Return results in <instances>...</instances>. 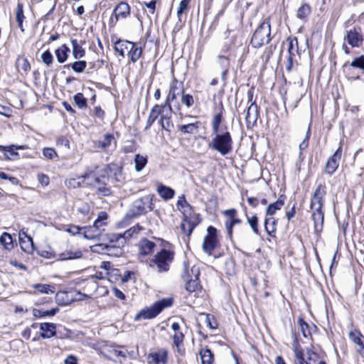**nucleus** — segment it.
Listing matches in <instances>:
<instances>
[{"label": "nucleus", "instance_id": "10", "mask_svg": "<svg viewBox=\"0 0 364 364\" xmlns=\"http://www.w3.org/2000/svg\"><path fill=\"white\" fill-rule=\"evenodd\" d=\"M344 40L347 41L349 45L352 47H360L363 41L361 33L353 28L346 31V35L344 36Z\"/></svg>", "mask_w": 364, "mask_h": 364}, {"label": "nucleus", "instance_id": "46", "mask_svg": "<svg viewBox=\"0 0 364 364\" xmlns=\"http://www.w3.org/2000/svg\"><path fill=\"white\" fill-rule=\"evenodd\" d=\"M147 161H148L146 157H144L139 154H136L134 157L136 171H141L146 166Z\"/></svg>", "mask_w": 364, "mask_h": 364}, {"label": "nucleus", "instance_id": "48", "mask_svg": "<svg viewBox=\"0 0 364 364\" xmlns=\"http://www.w3.org/2000/svg\"><path fill=\"white\" fill-rule=\"evenodd\" d=\"M82 230H84V237L89 240H93L97 237L100 238L101 234L100 232H97L95 231V228L89 226V227H84L82 228Z\"/></svg>", "mask_w": 364, "mask_h": 364}, {"label": "nucleus", "instance_id": "22", "mask_svg": "<svg viewBox=\"0 0 364 364\" xmlns=\"http://www.w3.org/2000/svg\"><path fill=\"white\" fill-rule=\"evenodd\" d=\"M112 141H114L116 144L114 135L112 134L107 133L104 135L102 139L95 141V146L96 148H100L104 151H106L111 145Z\"/></svg>", "mask_w": 364, "mask_h": 364}, {"label": "nucleus", "instance_id": "2", "mask_svg": "<svg viewBox=\"0 0 364 364\" xmlns=\"http://www.w3.org/2000/svg\"><path fill=\"white\" fill-rule=\"evenodd\" d=\"M272 38L270 21L269 18H265L253 33L250 45L255 48H260L269 43Z\"/></svg>", "mask_w": 364, "mask_h": 364}, {"label": "nucleus", "instance_id": "24", "mask_svg": "<svg viewBox=\"0 0 364 364\" xmlns=\"http://www.w3.org/2000/svg\"><path fill=\"white\" fill-rule=\"evenodd\" d=\"M157 192L164 200L173 198L175 195V191L173 188L163 184L158 186Z\"/></svg>", "mask_w": 364, "mask_h": 364}, {"label": "nucleus", "instance_id": "21", "mask_svg": "<svg viewBox=\"0 0 364 364\" xmlns=\"http://www.w3.org/2000/svg\"><path fill=\"white\" fill-rule=\"evenodd\" d=\"M223 110L224 108L223 104L220 103L219 112L213 116L211 122L213 133H216L218 131H221L224 129V127L220 129V124L223 120Z\"/></svg>", "mask_w": 364, "mask_h": 364}, {"label": "nucleus", "instance_id": "41", "mask_svg": "<svg viewBox=\"0 0 364 364\" xmlns=\"http://www.w3.org/2000/svg\"><path fill=\"white\" fill-rule=\"evenodd\" d=\"M124 246L117 245L116 247L112 246H105L102 247V250H106L108 255L114 256V257H120L124 254L123 247Z\"/></svg>", "mask_w": 364, "mask_h": 364}, {"label": "nucleus", "instance_id": "4", "mask_svg": "<svg viewBox=\"0 0 364 364\" xmlns=\"http://www.w3.org/2000/svg\"><path fill=\"white\" fill-rule=\"evenodd\" d=\"M172 298L162 299L155 302L149 307L144 308L138 312L134 319L135 321L141 319H151L156 317L165 308L171 306Z\"/></svg>", "mask_w": 364, "mask_h": 364}, {"label": "nucleus", "instance_id": "18", "mask_svg": "<svg viewBox=\"0 0 364 364\" xmlns=\"http://www.w3.org/2000/svg\"><path fill=\"white\" fill-rule=\"evenodd\" d=\"M105 171L108 175H112L116 181H122L123 180L122 168L115 164H109L106 166Z\"/></svg>", "mask_w": 364, "mask_h": 364}, {"label": "nucleus", "instance_id": "33", "mask_svg": "<svg viewBox=\"0 0 364 364\" xmlns=\"http://www.w3.org/2000/svg\"><path fill=\"white\" fill-rule=\"evenodd\" d=\"M200 356L202 364H213L214 361V355L210 348L205 347L200 350Z\"/></svg>", "mask_w": 364, "mask_h": 364}, {"label": "nucleus", "instance_id": "54", "mask_svg": "<svg viewBox=\"0 0 364 364\" xmlns=\"http://www.w3.org/2000/svg\"><path fill=\"white\" fill-rule=\"evenodd\" d=\"M247 220L249 225L252 228V231L257 235H259V230L258 228V218L257 215L252 217L247 216Z\"/></svg>", "mask_w": 364, "mask_h": 364}, {"label": "nucleus", "instance_id": "42", "mask_svg": "<svg viewBox=\"0 0 364 364\" xmlns=\"http://www.w3.org/2000/svg\"><path fill=\"white\" fill-rule=\"evenodd\" d=\"M0 151H5L4 154L5 158L6 159H16L19 158V154L18 152L14 151V148L11 145L10 146H2L0 145Z\"/></svg>", "mask_w": 364, "mask_h": 364}, {"label": "nucleus", "instance_id": "36", "mask_svg": "<svg viewBox=\"0 0 364 364\" xmlns=\"http://www.w3.org/2000/svg\"><path fill=\"white\" fill-rule=\"evenodd\" d=\"M183 92H184L183 87H178L176 83H173L170 87L166 101L171 102L175 100L178 95H182Z\"/></svg>", "mask_w": 364, "mask_h": 364}, {"label": "nucleus", "instance_id": "51", "mask_svg": "<svg viewBox=\"0 0 364 364\" xmlns=\"http://www.w3.org/2000/svg\"><path fill=\"white\" fill-rule=\"evenodd\" d=\"M298 325L299 327V330L301 331L303 336L304 338H307L311 335V332L309 330V324L304 320L303 318L300 317L298 319Z\"/></svg>", "mask_w": 364, "mask_h": 364}, {"label": "nucleus", "instance_id": "15", "mask_svg": "<svg viewBox=\"0 0 364 364\" xmlns=\"http://www.w3.org/2000/svg\"><path fill=\"white\" fill-rule=\"evenodd\" d=\"M167 350L162 349L159 352L150 353L148 356V362L150 364H166L167 362Z\"/></svg>", "mask_w": 364, "mask_h": 364}, {"label": "nucleus", "instance_id": "13", "mask_svg": "<svg viewBox=\"0 0 364 364\" xmlns=\"http://www.w3.org/2000/svg\"><path fill=\"white\" fill-rule=\"evenodd\" d=\"M326 194V191L325 185L319 184L314 193L310 207L323 205V198Z\"/></svg>", "mask_w": 364, "mask_h": 364}, {"label": "nucleus", "instance_id": "6", "mask_svg": "<svg viewBox=\"0 0 364 364\" xmlns=\"http://www.w3.org/2000/svg\"><path fill=\"white\" fill-rule=\"evenodd\" d=\"M173 252L162 249L154 256L151 263H154L156 265L159 272H167L169 269L171 262L173 259Z\"/></svg>", "mask_w": 364, "mask_h": 364}, {"label": "nucleus", "instance_id": "17", "mask_svg": "<svg viewBox=\"0 0 364 364\" xmlns=\"http://www.w3.org/2000/svg\"><path fill=\"white\" fill-rule=\"evenodd\" d=\"M131 47L133 48V42L127 40L118 39L114 43V49L121 57L124 58L125 56V52L128 53Z\"/></svg>", "mask_w": 364, "mask_h": 364}, {"label": "nucleus", "instance_id": "47", "mask_svg": "<svg viewBox=\"0 0 364 364\" xmlns=\"http://www.w3.org/2000/svg\"><path fill=\"white\" fill-rule=\"evenodd\" d=\"M241 220L236 217L233 220H227L225 223V228L227 230L228 236L230 239L232 237L233 227L236 224L241 223Z\"/></svg>", "mask_w": 364, "mask_h": 364}, {"label": "nucleus", "instance_id": "60", "mask_svg": "<svg viewBox=\"0 0 364 364\" xmlns=\"http://www.w3.org/2000/svg\"><path fill=\"white\" fill-rule=\"evenodd\" d=\"M33 287L41 293L49 294V292H54L50 289V286L49 284H35Z\"/></svg>", "mask_w": 364, "mask_h": 364}, {"label": "nucleus", "instance_id": "9", "mask_svg": "<svg viewBox=\"0 0 364 364\" xmlns=\"http://www.w3.org/2000/svg\"><path fill=\"white\" fill-rule=\"evenodd\" d=\"M342 156L341 145L337 149L335 153L328 159L325 168L328 174L332 175L338 168Z\"/></svg>", "mask_w": 364, "mask_h": 364}, {"label": "nucleus", "instance_id": "14", "mask_svg": "<svg viewBox=\"0 0 364 364\" xmlns=\"http://www.w3.org/2000/svg\"><path fill=\"white\" fill-rule=\"evenodd\" d=\"M349 338L356 345L359 346L357 352L364 358V336L359 331H350L348 334Z\"/></svg>", "mask_w": 364, "mask_h": 364}, {"label": "nucleus", "instance_id": "45", "mask_svg": "<svg viewBox=\"0 0 364 364\" xmlns=\"http://www.w3.org/2000/svg\"><path fill=\"white\" fill-rule=\"evenodd\" d=\"M293 350L294 355L298 364H304V354L302 349L300 348L299 344L297 341H295L293 344Z\"/></svg>", "mask_w": 364, "mask_h": 364}, {"label": "nucleus", "instance_id": "29", "mask_svg": "<svg viewBox=\"0 0 364 364\" xmlns=\"http://www.w3.org/2000/svg\"><path fill=\"white\" fill-rule=\"evenodd\" d=\"M200 122L190 123L188 124H182L178 127V130L183 134H195L198 133Z\"/></svg>", "mask_w": 364, "mask_h": 364}, {"label": "nucleus", "instance_id": "5", "mask_svg": "<svg viewBox=\"0 0 364 364\" xmlns=\"http://www.w3.org/2000/svg\"><path fill=\"white\" fill-rule=\"evenodd\" d=\"M183 265L184 270L181 274V277L186 282V289L190 293L200 291L202 286L198 281L200 277V272L198 268L193 266L191 269V274L188 268V264L184 262Z\"/></svg>", "mask_w": 364, "mask_h": 364}, {"label": "nucleus", "instance_id": "44", "mask_svg": "<svg viewBox=\"0 0 364 364\" xmlns=\"http://www.w3.org/2000/svg\"><path fill=\"white\" fill-rule=\"evenodd\" d=\"M158 105H155L151 109L149 117L146 121V125L145 127V130L149 129L151 126L154 124L156 119L159 117V112H157Z\"/></svg>", "mask_w": 364, "mask_h": 364}, {"label": "nucleus", "instance_id": "19", "mask_svg": "<svg viewBox=\"0 0 364 364\" xmlns=\"http://www.w3.org/2000/svg\"><path fill=\"white\" fill-rule=\"evenodd\" d=\"M119 234L120 233H107L102 235L99 240L103 242L108 241L109 244L117 243V245L124 246L125 240Z\"/></svg>", "mask_w": 364, "mask_h": 364}, {"label": "nucleus", "instance_id": "1", "mask_svg": "<svg viewBox=\"0 0 364 364\" xmlns=\"http://www.w3.org/2000/svg\"><path fill=\"white\" fill-rule=\"evenodd\" d=\"M214 136L208 144V148L218 152L222 156H226L232 151L233 140L228 127L225 126L223 130L213 133Z\"/></svg>", "mask_w": 364, "mask_h": 364}, {"label": "nucleus", "instance_id": "35", "mask_svg": "<svg viewBox=\"0 0 364 364\" xmlns=\"http://www.w3.org/2000/svg\"><path fill=\"white\" fill-rule=\"evenodd\" d=\"M277 221L274 218H266L264 220V230L266 232L272 237L274 236L276 232Z\"/></svg>", "mask_w": 364, "mask_h": 364}, {"label": "nucleus", "instance_id": "30", "mask_svg": "<svg viewBox=\"0 0 364 364\" xmlns=\"http://www.w3.org/2000/svg\"><path fill=\"white\" fill-rule=\"evenodd\" d=\"M142 53L141 47L138 46L136 43L133 42V48L131 47L129 50L127 55L132 63H136L141 57Z\"/></svg>", "mask_w": 364, "mask_h": 364}, {"label": "nucleus", "instance_id": "63", "mask_svg": "<svg viewBox=\"0 0 364 364\" xmlns=\"http://www.w3.org/2000/svg\"><path fill=\"white\" fill-rule=\"evenodd\" d=\"M135 232H136V227H132V228H129V230H126L124 232L120 233L119 235H121V236L123 237V238L125 240V244H126L127 240L128 239H129L130 237H132Z\"/></svg>", "mask_w": 364, "mask_h": 364}, {"label": "nucleus", "instance_id": "37", "mask_svg": "<svg viewBox=\"0 0 364 364\" xmlns=\"http://www.w3.org/2000/svg\"><path fill=\"white\" fill-rule=\"evenodd\" d=\"M311 217L314 223L315 231L320 232L323 229L324 213H312Z\"/></svg>", "mask_w": 364, "mask_h": 364}, {"label": "nucleus", "instance_id": "55", "mask_svg": "<svg viewBox=\"0 0 364 364\" xmlns=\"http://www.w3.org/2000/svg\"><path fill=\"white\" fill-rule=\"evenodd\" d=\"M41 60L44 64L50 67L53 64L54 58L50 51L47 50L41 54Z\"/></svg>", "mask_w": 364, "mask_h": 364}, {"label": "nucleus", "instance_id": "12", "mask_svg": "<svg viewBox=\"0 0 364 364\" xmlns=\"http://www.w3.org/2000/svg\"><path fill=\"white\" fill-rule=\"evenodd\" d=\"M183 222H186L188 225L187 236L189 237L192 234L195 228L201 222V218L199 213H195L193 210L190 213V216L184 217Z\"/></svg>", "mask_w": 364, "mask_h": 364}, {"label": "nucleus", "instance_id": "11", "mask_svg": "<svg viewBox=\"0 0 364 364\" xmlns=\"http://www.w3.org/2000/svg\"><path fill=\"white\" fill-rule=\"evenodd\" d=\"M259 115L258 112V107L255 102H252L251 105L249 106L246 116H245V121L247 127L248 129L254 127L257 122V117Z\"/></svg>", "mask_w": 364, "mask_h": 364}, {"label": "nucleus", "instance_id": "38", "mask_svg": "<svg viewBox=\"0 0 364 364\" xmlns=\"http://www.w3.org/2000/svg\"><path fill=\"white\" fill-rule=\"evenodd\" d=\"M59 311V308H53L50 310L42 311L40 309H34L33 310V315L36 318H41L46 316H53Z\"/></svg>", "mask_w": 364, "mask_h": 364}, {"label": "nucleus", "instance_id": "56", "mask_svg": "<svg viewBox=\"0 0 364 364\" xmlns=\"http://www.w3.org/2000/svg\"><path fill=\"white\" fill-rule=\"evenodd\" d=\"M43 156L50 160H53L55 158H58V154L55 150L53 148L46 147L43 149Z\"/></svg>", "mask_w": 364, "mask_h": 364}, {"label": "nucleus", "instance_id": "40", "mask_svg": "<svg viewBox=\"0 0 364 364\" xmlns=\"http://www.w3.org/2000/svg\"><path fill=\"white\" fill-rule=\"evenodd\" d=\"M87 67V62L85 60H77L74 62L72 64H67L64 65V68H71L72 70L77 73H81L85 71Z\"/></svg>", "mask_w": 364, "mask_h": 364}, {"label": "nucleus", "instance_id": "8", "mask_svg": "<svg viewBox=\"0 0 364 364\" xmlns=\"http://www.w3.org/2000/svg\"><path fill=\"white\" fill-rule=\"evenodd\" d=\"M130 15V7L125 1L119 2L114 9L112 16L110 17L109 24L115 26L119 18H125Z\"/></svg>", "mask_w": 364, "mask_h": 364}, {"label": "nucleus", "instance_id": "23", "mask_svg": "<svg viewBox=\"0 0 364 364\" xmlns=\"http://www.w3.org/2000/svg\"><path fill=\"white\" fill-rule=\"evenodd\" d=\"M82 252L79 249L65 250L58 255L59 260L79 259L82 257Z\"/></svg>", "mask_w": 364, "mask_h": 364}, {"label": "nucleus", "instance_id": "52", "mask_svg": "<svg viewBox=\"0 0 364 364\" xmlns=\"http://www.w3.org/2000/svg\"><path fill=\"white\" fill-rule=\"evenodd\" d=\"M191 0H181L179 4V6L177 10V16L178 20H181V16L189 9V4Z\"/></svg>", "mask_w": 364, "mask_h": 364}, {"label": "nucleus", "instance_id": "39", "mask_svg": "<svg viewBox=\"0 0 364 364\" xmlns=\"http://www.w3.org/2000/svg\"><path fill=\"white\" fill-rule=\"evenodd\" d=\"M25 18V16L23 14V4L18 2L17 4L16 12V21L18 23V28L21 29L22 32L24 31V28L23 26V22Z\"/></svg>", "mask_w": 364, "mask_h": 364}, {"label": "nucleus", "instance_id": "25", "mask_svg": "<svg viewBox=\"0 0 364 364\" xmlns=\"http://www.w3.org/2000/svg\"><path fill=\"white\" fill-rule=\"evenodd\" d=\"M70 51V48L66 44H63L60 47L57 48L55 50V55L58 62L59 63H65L68 58V53Z\"/></svg>", "mask_w": 364, "mask_h": 364}, {"label": "nucleus", "instance_id": "59", "mask_svg": "<svg viewBox=\"0 0 364 364\" xmlns=\"http://www.w3.org/2000/svg\"><path fill=\"white\" fill-rule=\"evenodd\" d=\"M353 68L364 70V55L355 58L350 64Z\"/></svg>", "mask_w": 364, "mask_h": 364}, {"label": "nucleus", "instance_id": "57", "mask_svg": "<svg viewBox=\"0 0 364 364\" xmlns=\"http://www.w3.org/2000/svg\"><path fill=\"white\" fill-rule=\"evenodd\" d=\"M181 102L187 107H191L194 104V98L193 95L183 92V95L181 96Z\"/></svg>", "mask_w": 364, "mask_h": 364}, {"label": "nucleus", "instance_id": "27", "mask_svg": "<svg viewBox=\"0 0 364 364\" xmlns=\"http://www.w3.org/2000/svg\"><path fill=\"white\" fill-rule=\"evenodd\" d=\"M288 43L289 56L294 58L296 54L299 55V46L297 38L295 36H289L287 38Z\"/></svg>", "mask_w": 364, "mask_h": 364}, {"label": "nucleus", "instance_id": "32", "mask_svg": "<svg viewBox=\"0 0 364 364\" xmlns=\"http://www.w3.org/2000/svg\"><path fill=\"white\" fill-rule=\"evenodd\" d=\"M105 179V177H103V180L100 177H96L95 181L98 184L97 193L102 196H108L112 194V191L110 188L107 186V182Z\"/></svg>", "mask_w": 364, "mask_h": 364}, {"label": "nucleus", "instance_id": "34", "mask_svg": "<svg viewBox=\"0 0 364 364\" xmlns=\"http://www.w3.org/2000/svg\"><path fill=\"white\" fill-rule=\"evenodd\" d=\"M71 44L73 48V56L75 59H80L85 55V50L78 43L76 39H71Z\"/></svg>", "mask_w": 364, "mask_h": 364}, {"label": "nucleus", "instance_id": "31", "mask_svg": "<svg viewBox=\"0 0 364 364\" xmlns=\"http://www.w3.org/2000/svg\"><path fill=\"white\" fill-rule=\"evenodd\" d=\"M74 300L72 296H70V293L68 291H60L56 294V301L61 306H68Z\"/></svg>", "mask_w": 364, "mask_h": 364}, {"label": "nucleus", "instance_id": "43", "mask_svg": "<svg viewBox=\"0 0 364 364\" xmlns=\"http://www.w3.org/2000/svg\"><path fill=\"white\" fill-rule=\"evenodd\" d=\"M0 243L6 250H10L14 247L13 238L7 232H4L0 237Z\"/></svg>", "mask_w": 364, "mask_h": 364}, {"label": "nucleus", "instance_id": "26", "mask_svg": "<svg viewBox=\"0 0 364 364\" xmlns=\"http://www.w3.org/2000/svg\"><path fill=\"white\" fill-rule=\"evenodd\" d=\"M156 244L147 239H143L139 242L140 254L142 255H147L153 252Z\"/></svg>", "mask_w": 364, "mask_h": 364}, {"label": "nucleus", "instance_id": "62", "mask_svg": "<svg viewBox=\"0 0 364 364\" xmlns=\"http://www.w3.org/2000/svg\"><path fill=\"white\" fill-rule=\"evenodd\" d=\"M183 338H184V335L182 332H181V331L176 332L173 336L174 345L176 347H178L183 343Z\"/></svg>", "mask_w": 364, "mask_h": 364}, {"label": "nucleus", "instance_id": "7", "mask_svg": "<svg viewBox=\"0 0 364 364\" xmlns=\"http://www.w3.org/2000/svg\"><path fill=\"white\" fill-rule=\"evenodd\" d=\"M218 244L217 229L210 225L207 229V235L203 239L202 248L204 252L210 255Z\"/></svg>", "mask_w": 364, "mask_h": 364}, {"label": "nucleus", "instance_id": "61", "mask_svg": "<svg viewBox=\"0 0 364 364\" xmlns=\"http://www.w3.org/2000/svg\"><path fill=\"white\" fill-rule=\"evenodd\" d=\"M122 150L126 154L133 153L136 150L135 142L133 140L128 141L123 146Z\"/></svg>", "mask_w": 364, "mask_h": 364}, {"label": "nucleus", "instance_id": "49", "mask_svg": "<svg viewBox=\"0 0 364 364\" xmlns=\"http://www.w3.org/2000/svg\"><path fill=\"white\" fill-rule=\"evenodd\" d=\"M311 13V7L308 4H302L297 11V17L299 19H305Z\"/></svg>", "mask_w": 364, "mask_h": 364}, {"label": "nucleus", "instance_id": "64", "mask_svg": "<svg viewBox=\"0 0 364 364\" xmlns=\"http://www.w3.org/2000/svg\"><path fill=\"white\" fill-rule=\"evenodd\" d=\"M187 200L184 195H181L178 197V201L176 203L177 209L181 212L183 208H184L185 205L187 204Z\"/></svg>", "mask_w": 364, "mask_h": 364}, {"label": "nucleus", "instance_id": "58", "mask_svg": "<svg viewBox=\"0 0 364 364\" xmlns=\"http://www.w3.org/2000/svg\"><path fill=\"white\" fill-rule=\"evenodd\" d=\"M205 323L207 326H208L211 329H215L218 327V323L215 318V316L212 314H205Z\"/></svg>", "mask_w": 364, "mask_h": 364}, {"label": "nucleus", "instance_id": "28", "mask_svg": "<svg viewBox=\"0 0 364 364\" xmlns=\"http://www.w3.org/2000/svg\"><path fill=\"white\" fill-rule=\"evenodd\" d=\"M157 112L161 117L160 119H167L171 117V113L173 112L171 102L166 100V102L163 105H158Z\"/></svg>", "mask_w": 364, "mask_h": 364}, {"label": "nucleus", "instance_id": "20", "mask_svg": "<svg viewBox=\"0 0 364 364\" xmlns=\"http://www.w3.org/2000/svg\"><path fill=\"white\" fill-rule=\"evenodd\" d=\"M285 200L286 196L284 194L280 195L275 202L270 203L267 206L266 215L270 216L273 215L277 210H280L284 205Z\"/></svg>", "mask_w": 364, "mask_h": 364}, {"label": "nucleus", "instance_id": "3", "mask_svg": "<svg viewBox=\"0 0 364 364\" xmlns=\"http://www.w3.org/2000/svg\"><path fill=\"white\" fill-rule=\"evenodd\" d=\"M154 196L146 195L134 200L126 214L127 218H135L147 213L146 208L152 211L154 208L153 203Z\"/></svg>", "mask_w": 364, "mask_h": 364}, {"label": "nucleus", "instance_id": "50", "mask_svg": "<svg viewBox=\"0 0 364 364\" xmlns=\"http://www.w3.org/2000/svg\"><path fill=\"white\" fill-rule=\"evenodd\" d=\"M73 100L76 106L80 109L87 107V99L84 97L81 92H77L73 97Z\"/></svg>", "mask_w": 364, "mask_h": 364}, {"label": "nucleus", "instance_id": "53", "mask_svg": "<svg viewBox=\"0 0 364 364\" xmlns=\"http://www.w3.org/2000/svg\"><path fill=\"white\" fill-rule=\"evenodd\" d=\"M28 237V241H23L21 237H20V238H19L20 239V245H21L22 250H23L25 252L30 253L33 250V240L31 237Z\"/></svg>", "mask_w": 364, "mask_h": 364}, {"label": "nucleus", "instance_id": "16", "mask_svg": "<svg viewBox=\"0 0 364 364\" xmlns=\"http://www.w3.org/2000/svg\"><path fill=\"white\" fill-rule=\"evenodd\" d=\"M41 337L50 338L55 336L56 325L53 323H42L40 324Z\"/></svg>", "mask_w": 364, "mask_h": 364}]
</instances>
